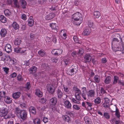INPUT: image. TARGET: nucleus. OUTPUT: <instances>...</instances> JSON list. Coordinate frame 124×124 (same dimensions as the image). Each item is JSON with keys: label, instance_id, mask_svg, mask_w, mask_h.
<instances>
[{"label": "nucleus", "instance_id": "680f3d73", "mask_svg": "<svg viewBox=\"0 0 124 124\" xmlns=\"http://www.w3.org/2000/svg\"><path fill=\"white\" fill-rule=\"evenodd\" d=\"M73 89L74 91L75 92H78L79 93H81V91L78 88L76 87L75 86L73 87Z\"/></svg>", "mask_w": 124, "mask_h": 124}, {"label": "nucleus", "instance_id": "f3484780", "mask_svg": "<svg viewBox=\"0 0 124 124\" xmlns=\"http://www.w3.org/2000/svg\"><path fill=\"white\" fill-rule=\"evenodd\" d=\"M37 70V68L35 66L31 67L29 70L30 74H33L35 73Z\"/></svg>", "mask_w": 124, "mask_h": 124}, {"label": "nucleus", "instance_id": "3c124183", "mask_svg": "<svg viewBox=\"0 0 124 124\" xmlns=\"http://www.w3.org/2000/svg\"><path fill=\"white\" fill-rule=\"evenodd\" d=\"M114 78L113 83L114 84H116L117 83V81L118 80V78L117 76H114Z\"/></svg>", "mask_w": 124, "mask_h": 124}, {"label": "nucleus", "instance_id": "412c9836", "mask_svg": "<svg viewBox=\"0 0 124 124\" xmlns=\"http://www.w3.org/2000/svg\"><path fill=\"white\" fill-rule=\"evenodd\" d=\"M0 34L2 37H5L7 34L6 30L4 28L2 29L0 31Z\"/></svg>", "mask_w": 124, "mask_h": 124}, {"label": "nucleus", "instance_id": "a18cd8bd", "mask_svg": "<svg viewBox=\"0 0 124 124\" xmlns=\"http://www.w3.org/2000/svg\"><path fill=\"white\" fill-rule=\"evenodd\" d=\"M64 91L66 92H68L69 91V87L66 85H63Z\"/></svg>", "mask_w": 124, "mask_h": 124}, {"label": "nucleus", "instance_id": "603ef678", "mask_svg": "<svg viewBox=\"0 0 124 124\" xmlns=\"http://www.w3.org/2000/svg\"><path fill=\"white\" fill-rule=\"evenodd\" d=\"M115 107L116 108V113H115L116 116L118 118H119L120 116V113L118 110H117L116 109V107L115 106Z\"/></svg>", "mask_w": 124, "mask_h": 124}, {"label": "nucleus", "instance_id": "338daca9", "mask_svg": "<svg viewBox=\"0 0 124 124\" xmlns=\"http://www.w3.org/2000/svg\"><path fill=\"white\" fill-rule=\"evenodd\" d=\"M52 41L54 43H56V37L54 36H53L51 37Z\"/></svg>", "mask_w": 124, "mask_h": 124}, {"label": "nucleus", "instance_id": "20e7f679", "mask_svg": "<svg viewBox=\"0 0 124 124\" xmlns=\"http://www.w3.org/2000/svg\"><path fill=\"white\" fill-rule=\"evenodd\" d=\"M72 67V68L70 70V73L69 74L71 75H72L76 74L78 70V67L77 65H73Z\"/></svg>", "mask_w": 124, "mask_h": 124}, {"label": "nucleus", "instance_id": "37998d69", "mask_svg": "<svg viewBox=\"0 0 124 124\" xmlns=\"http://www.w3.org/2000/svg\"><path fill=\"white\" fill-rule=\"evenodd\" d=\"M57 94L58 97L59 98H61L62 97V93L61 90L58 89L57 90Z\"/></svg>", "mask_w": 124, "mask_h": 124}, {"label": "nucleus", "instance_id": "ddd939ff", "mask_svg": "<svg viewBox=\"0 0 124 124\" xmlns=\"http://www.w3.org/2000/svg\"><path fill=\"white\" fill-rule=\"evenodd\" d=\"M64 105L67 108H71V103L68 101H66L63 102Z\"/></svg>", "mask_w": 124, "mask_h": 124}, {"label": "nucleus", "instance_id": "f257e3e1", "mask_svg": "<svg viewBox=\"0 0 124 124\" xmlns=\"http://www.w3.org/2000/svg\"><path fill=\"white\" fill-rule=\"evenodd\" d=\"M116 36L120 39L119 41L118 39L114 38L112 42V48L113 50L116 52L117 51H120L122 53H124V39L122 40L121 36L119 34H116Z\"/></svg>", "mask_w": 124, "mask_h": 124}, {"label": "nucleus", "instance_id": "6e6552de", "mask_svg": "<svg viewBox=\"0 0 124 124\" xmlns=\"http://www.w3.org/2000/svg\"><path fill=\"white\" fill-rule=\"evenodd\" d=\"M104 100L105 101L103 104V106L105 108L108 107L110 104L109 100L108 98H105Z\"/></svg>", "mask_w": 124, "mask_h": 124}, {"label": "nucleus", "instance_id": "5701e85b", "mask_svg": "<svg viewBox=\"0 0 124 124\" xmlns=\"http://www.w3.org/2000/svg\"><path fill=\"white\" fill-rule=\"evenodd\" d=\"M101 15L100 12L98 11H95L93 13V16L94 18H98Z\"/></svg>", "mask_w": 124, "mask_h": 124}, {"label": "nucleus", "instance_id": "393cba45", "mask_svg": "<svg viewBox=\"0 0 124 124\" xmlns=\"http://www.w3.org/2000/svg\"><path fill=\"white\" fill-rule=\"evenodd\" d=\"M11 58L8 55H5L4 57L2 58V60L4 61L5 62H6L8 63V62H9Z\"/></svg>", "mask_w": 124, "mask_h": 124}, {"label": "nucleus", "instance_id": "f704fd0d", "mask_svg": "<svg viewBox=\"0 0 124 124\" xmlns=\"http://www.w3.org/2000/svg\"><path fill=\"white\" fill-rule=\"evenodd\" d=\"M35 94L37 95L39 97H41L42 96V93L38 89L36 90Z\"/></svg>", "mask_w": 124, "mask_h": 124}, {"label": "nucleus", "instance_id": "4c0bfd02", "mask_svg": "<svg viewBox=\"0 0 124 124\" xmlns=\"http://www.w3.org/2000/svg\"><path fill=\"white\" fill-rule=\"evenodd\" d=\"M111 122L112 124H118L119 123V121L116 119V118L112 119Z\"/></svg>", "mask_w": 124, "mask_h": 124}, {"label": "nucleus", "instance_id": "4d7b16f0", "mask_svg": "<svg viewBox=\"0 0 124 124\" xmlns=\"http://www.w3.org/2000/svg\"><path fill=\"white\" fill-rule=\"evenodd\" d=\"M103 116L106 119H109L110 118V116L108 113L105 112L104 113Z\"/></svg>", "mask_w": 124, "mask_h": 124}, {"label": "nucleus", "instance_id": "473e14b6", "mask_svg": "<svg viewBox=\"0 0 124 124\" xmlns=\"http://www.w3.org/2000/svg\"><path fill=\"white\" fill-rule=\"evenodd\" d=\"M0 21L3 23H5L7 21L6 18L3 15L0 16Z\"/></svg>", "mask_w": 124, "mask_h": 124}, {"label": "nucleus", "instance_id": "052dcab7", "mask_svg": "<svg viewBox=\"0 0 124 124\" xmlns=\"http://www.w3.org/2000/svg\"><path fill=\"white\" fill-rule=\"evenodd\" d=\"M21 111L19 108H16L15 112L17 115L19 114L20 113Z\"/></svg>", "mask_w": 124, "mask_h": 124}, {"label": "nucleus", "instance_id": "de8ad7c7", "mask_svg": "<svg viewBox=\"0 0 124 124\" xmlns=\"http://www.w3.org/2000/svg\"><path fill=\"white\" fill-rule=\"evenodd\" d=\"M21 48L17 47L15 48L14 49V52L16 53H20Z\"/></svg>", "mask_w": 124, "mask_h": 124}, {"label": "nucleus", "instance_id": "8fccbe9b", "mask_svg": "<svg viewBox=\"0 0 124 124\" xmlns=\"http://www.w3.org/2000/svg\"><path fill=\"white\" fill-rule=\"evenodd\" d=\"M14 4L15 7L19 8V3L17 0H13Z\"/></svg>", "mask_w": 124, "mask_h": 124}, {"label": "nucleus", "instance_id": "4468645a", "mask_svg": "<svg viewBox=\"0 0 124 124\" xmlns=\"http://www.w3.org/2000/svg\"><path fill=\"white\" fill-rule=\"evenodd\" d=\"M60 34L62 38L64 39H66L67 37L66 31L65 30H62L60 32Z\"/></svg>", "mask_w": 124, "mask_h": 124}, {"label": "nucleus", "instance_id": "cd10ccee", "mask_svg": "<svg viewBox=\"0 0 124 124\" xmlns=\"http://www.w3.org/2000/svg\"><path fill=\"white\" fill-rule=\"evenodd\" d=\"M29 110L30 112L35 114H36V112L35 108L33 107H31L29 108Z\"/></svg>", "mask_w": 124, "mask_h": 124}, {"label": "nucleus", "instance_id": "c9c22d12", "mask_svg": "<svg viewBox=\"0 0 124 124\" xmlns=\"http://www.w3.org/2000/svg\"><path fill=\"white\" fill-rule=\"evenodd\" d=\"M94 79L96 82L99 83L100 81V76L98 75H96L94 77Z\"/></svg>", "mask_w": 124, "mask_h": 124}, {"label": "nucleus", "instance_id": "13d9d810", "mask_svg": "<svg viewBox=\"0 0 124 124\" xmlns=\"http://www.w3.org/2000/svg\"><path fill=\"white\" fill-rule=\"evenodd\" d=\"M87 93H81V95L82 97L85 100H86L87 98Z\"/></svg>", "mask_w": 124, "mask_h": 124}, {"label": "nucleus", "instance_id": "1a4fd4ad", "mask_svg": "<svg viewBox=\"0 0 124 124\" xmlns=\"http://www.w3.org/2000/svg\"><path fill=\"white\" fill-rule=\"evenodd\" d=\"M95 94V92L94 90H89L87 93V97L89 99L90 98L94 97Z\"/></svg>", "mask_w": 124, "mask_h": 124}, {"label": "nucleus", "instance_id": "c85d7f7f", "mask_svg": "<svg viewBox=\"0 0 124 124\" xmlns=\"http://www.w3.org/2000/svg\"><path fill=\"white\" fill-rule=\"evenodd\" d=\"M73 39L75 42L77 43L81 44L82 43L81 41H80L78 37L76 36H74L73 37Z\"/></svg>", "mask_w": 124, "mask_h": 124}, {"label": "nucleus", "instance_id": "72a5a7b5", "mask_svg": "<svg viewBox=\"0 0 124 124\" xmlns=\"http://www.w3.org/2000/svg\"><path fill=\"white\" fill-rule=\"evenodd\" d=\"M38 53L40 56L43 57L45 55L46 52L43 50L41 49L38 51Z\"/></svg>", "mask_w": 124, "mask_h": 124}, {"label": "nucleus", "instance_id": "bb28decb", "mask_svg": "<svg viewBox=\"0 0 124 124\" xmlns=\"http://www.w3.org/2000/svg\"><path fill=\"white\" fill-rule=\"evenodd\" d=\"M111 77H107L104 80V82L106 84H109L111 82Z\"/></svg>", "mask_w": 124, "mask_h": 124}, {"label": "nucleus", "instance_id": "9b49d317", "mask_svg": "<svg viewBox=\"0 0 124 124\" xmlns=\"http://www.w3.org/2000/svg\"><path fill=\"white\" fill-rule=\"evenodd\" d=\"M6 51L8 53H9L12 52V49L11 45L9 44H7L5 46Z\"/></svg>", "mask_w": 124, "mask_h": 124}, {"label": "nucleus", "instance_id": "f03ea898", "mask_svg": "<svg viewBox=\"0 0 124 124\" xmlns=\"http://www.w3.org/2000/svg\"><path fill=\"white\" fill-rule=\"evenodd\" d=\"M72 18L73 20L77 21L76 25H79L82 22L83 18L81 14L79 12H77L72 16Z\"/></svg>", "mask_w": 124, "mask_h": 124}, {"label": "nucleus", "instance_id": "e433bc0d", "mask_svg": "<svg viewBox=\"0 0 124 124\" xmlns=\"http://www.w3.org/2000/svg\"><path fill=\"white\" fill-rule=\"evenodd\" d=\"M62 117V119L68 122L70 120L69 117L67 115H63Z\"/></svg>", "mask_w": 124, "mask_h": 124}, {"label": "nucleus", "instance_id": "4be33fe9", "mask_svg": "<svg viewBox=\"0 0 124 124\" xmlns=\"http://www.w3.org/2000/svg\"><path fill=\"white\" fill-rule=\"evenodd\" d=\"M20 2L22 7L23 8H25L27 5L25 1L24 0H20Z\"/></svg>", "mask_w": 124, "mask_h": 124}, {"label": "nucleus", "instance_id": "6e6d98bb", "mask_svg": "<svg viewBox=\"0 0 124 124\" xmlns=\"http://www.w3.org/2000/svg\"><path fill=\"white\" fill-rule=\"evenodd\" d=\"M31 88V85L29 82H27L25 85V88L29 90Z\"/></svg>", "mask_w": 124, "mask_h": 124}, {"label": "nucleus", "instance_id": "0eeeda50", "mask_svg": "<svg viewBox=\"0 0 124 124\" xmlns=\"http://www.w3.org/2000/svg\"><path fill=\"white\" fill-rule=\"evenodd\" d=\"M8 111V109L7 108L2 109L0 111V116L1 117L5 116L7 115Z\"/></svg>", "mask_w": 124, "mask_h": 124}, {"label": "nucleus", "instance_id": "0e129e2a", "mask_svg": "<svg viewBox=\"0 0 124 124\" xmlns=\"http://www.w3.org/2000/svg\"><path fill=\"white\" fill-rule=\"evenodd\" d=\"M84 52V50L80 48L79 49L78 54L79 55H81L83 54Z\"/></svg>", "mask_w": 124, "mask_h": 124}, {"label": "nucleus", "instance_id": "a19ab883", "mask_svg": "<svg viewBox=\"0 0 124 124\" xmlns=\"http://www.w3.org/2000/svg\"><path fill=\"white\" fill-rule=\"evenodd\" d=\"M4 13L5 15L7 16H8L11 15V12L8 9H6L4 11Z\"/></svg>", "mask_w": 124, "mask_h": 124}, {"label": "nucleus", "instance_id": "b1692460", "mask_svg": "<svg viewBox=\"0 0 124 124\" xmlns=\"http://www.w3.org/2000/svg\"><path fill=\"white\" fill-rule=\"evenodd\" d=\"M57 99L55 97L52 98L50 100V103L53 105L56 104L57 102Z\"/></svg>", "mask_w": 124, "mask_h": 124}, {"label": "nucleus", "instance_id": "dca6fc26", "mask_svg": "<svg viewBox=\"0 0 124 124\" xmlns=\"http://www.w3.org/2000/svg\"><path fill=\"white\" fill-rule=\"evenodd\" d=\"M28 25L30 26H32L34 24V20L32 17H30L28 20Z\"/></svg>", "mask_w": 124, "mask_h": 124}, {"label": "nucleus", "instance_id": "2f4dec72", "mask_svg": "<svg viewBox=\"0 0 124 124\" xmlns=\"http://www.w3.org/2000/svg\"><path fill=\"white\" fill-rule=\"evenodd\" d=\"M21 41L20 39L17 38L15 39L14 41V44L15 45H19L21 44Z\"/></svg>", "mask_w": 124, "mask_h": 124}, {"label": "nucleus", "instance_id": "69168bd1", "mask_svg": "<svg viewBox=\"0 0 124 124\" xmlns=\"http://www.w3.org/2000/svg\"><path fill=\"white\" fill-rule=\"evenodd\" d=\"M3 69L4 71L6 74L8 73L9 70V69L6 67H3Z\"/></svg>", "mask_w": 124, "mask_h": 124}, {"label": "nucleus", "instance_id": "e2e57ef3", "mask_svg": "<svg viewBox=\"0 0 124 124\" xmlns=\"http://www.w3.org/2000/svg\"><path fill=\"white\" fill-rule=\"evenodd\" d=\"M51 60L52 62L53 63H55L58 61V59H56L54 57H53L51 58Z\"/></svg>", "mask_w": 124, "mask_h": 124}, {"label": "nucleus", "instance_id": "ea45409f", "mask_svg": "<svg viewBox=\"0 0 124 124\" xmlns=\"http://www.w3.org/2000/svg\"><path fill=\"white\" fill-rule=\"evenodd\" d=\"M101 102V99L100 98L97 97L94 100V102L96 104H99Z\"/></svg>", "mask_w": 124, "mask_h": 124}, {"label": "nucleus", "instance_id": "79ce46f5", "mask_svg": "<svg viewBox=\"0 0 124 124\" xmlns=\"http://www.w3.org/2000/svg\"><path fill=\"white\" fill-rule=\"evenodd\" d=\"M33 122L34 124H40V120L39 118H37L34 120Z\"/></svg>", "mask_w": 124, "mask_h": 124}, {"label": "nucleus", "instance_id": "9d476101", "mask_svg": "<svg viewBox=\"0 0 124 124\" xmlns=\"http://www.w3.org/2000/svg\"><path fill=\"white\" fill-rule=\"evenodd\" d=\"M19 114L21 118L23 119H24L26 117L27 113L25 111L23 110L21 111Z\"/></svg>", "mask_w": 124, "mask_h": 124}, {"label": "nucleus", "instance_id": "aec40b11", "mask_svg": "<svg viewBox=\"0 0 124 124\" xmlns=\"http://www.w3.org/2000/svg\"><path fill=\"white\" fill-rule=\"evenodd\" d=\"M21 95L20 93V92H17L13 93L12 95V96L14 98L16 99L19 97Z\"/></svg>", "mask_w": 124, "mask_h": 124}, {"label": "nucleus", "instance_id": "39448f33", "mask_svg": "<svg viewBox=\"0 0 124 124\" xmlns=\"http://www.w3.org/2000/svg\"><path fill=\"white\" fill-rule=\"evenodd\" d=\"M91 31L89 28L86 27L85 28L82 34L85 36H88L89 35L91 32Z\"/></svg>", "mask_w": 124, "mask_h": 124}, {"label": "nucleus", "instance_id": "6ab92c4d", "mask_svg": "<svg viewBox=\"0 0 124 124\" xmlns=\"http://www.w3.org/2000/svg\"><path fill=\"white\" fill-rule=\"evenodd\" d=\"M50 26L52 29L57 31L58 26L55 23H50Z\"/></svg>", "mask_w": 124, "mask_h": 124}, {"label": "nucleus", "instance_id": "2eb2a0df", "mask_svg": "<svg viewBox=\"0 0 124 124\" xmlns=\"http://www.w3.org/2000/svg\"><path fill=\"white\" fill-rule=\"evenodd\" d=\"M4 100L7 103H10L12 101V99L10 97L6 96L4 97Z\"/></svg>", "mask_w": 124, "mask_h": 124}, {"label": "nucleus", "instance_id": "f8f14e48", "mask_svg": "<svg viewBox=\"0 0 124 124\" xmlns=\"http://www.w3.org/2000/svg\"><path fill=\"white\" fill-rule=\"evenodd\" d=\"M92 58L91 56L89 54H86L84 57V60L85 62H89Z\"/></svg>", "mask_w": 124, "mask_h": 124}, {"label": "nucleus", "instance_id": "a878e982", "mask_svg": "<svg viewBox=\"0 0 124 124\" xmlns=\"http://www.w3.org/2000/svg\"><path fill=\"white\" fill-rule=\"evenodd\" d=\"M12 26L14 29L15 30H17L19 28V26L17 23L15 22H14L12 24Z\"/></svg>", "mask_w": 124, "mask_h": 124}, {"label": "nucleus", "instance_id": "c756f323", "mask_svg": "<svg viewBox=\"0 0 124 124\" xmlns=\"http://www.w3.org/2000/svg\"><path fill=\"white\" fill-rule=\"evenodd\" d=\"M88 24L89 27L93 29L95 27L93 23L91 21H88Z\"/></svg>", "mask_w": 124, "mask_h": 124}, {"label": "nucleus", "instance_id": "774afa93", "mask_svg": "<svg viewBox=\"0 0 124 124\" xmlns=\"http://www.w3.org/2000/svg\"><path fill=\"white\" fill-rule=\"evenodd\" d=\"M100 92L102 94L106 93V91L103 87H101L100 90Z\"/></svg>", "mask_w": 124, "mask_h": 124}, {"label": "nucleus", "instance_id": "09e8293b", "mask_svg": "<svg viewBox=\"0 0 124 124\" xmlns=\"http://www.w3.org/2000/svg\"><path fill=\"white\" fill-rule=\"evenodd\" d=\"M5 93L4 91L0 92V100L3 97L4 98L5 96Z\"/></svg>", "mask_w": 124, "mask_h": 124}, {"label": "nucleus", "instance_id": "864d4df0", "mask_svg": "<svg viewBox=\"0 0 124 124\" xmlns=\"http://www.w3.org/2000/svg\"><path fill=\"white\" fill-rule=\"evenodd\" d=\"M71 101L74 103L77 104H80V102L79 101H77L74 98H73L71 99Z\"/></svg>", "mask_w": 124, "mask_h": 124}, {"label": "nucleus", "instance_id": "7ed1b4c3", "mask_svg": "<svg viewBox=\"0 0 124 124\" xmlns=\"http://www.w3.org/2000/svg\"><path fill=\"white\" fill-rule=\"evenodd\" d=\"M46 88L47 91L50 93L53 94L55 92V88L52 84L47 85Z\"/></svg>", "mask_w": 124, "mask_h": 124}, {"label": "nucleus", "instance_id": "58836bf2", "mask_svg": "<svg viewBox=\"0 0 124 124\" xmlns=\"http://www.w3.org/2000/svg\"><path fill=\"white\" fill-rule=\"evenodd\" d=\"M84 119L86 124H90V119L87 116H85Z\"/></svg>", "mask_w": 124, "mask_h": 124}, {"label": "nucleus", "instance_id": "a211bd4d", "mask_svg": "<svg viewBox=\"0 0 124 124\" xmlns=\"http://www.w3.org/2000/svg\"><path fill=\"white\" fill-rule=\"evenodd\" d=\"M54 14L53 13H51L48 15L46 16L45 18L46 20H49L52 19L54 17Z\"/></svg>", "mask_w": 124, "mask_h": 124}, {"label": "nucleus", "instance_id": "49530a36", "mask_svg": "<svg viewBox=\"0 0 124 124\" xmlns=\"http://www.w3.org/2000/svg\"><path fill=\"white\" fill-rule=\"evenodd\" d=\"M16 62V60L15 59H11L10 60L9 62H8V64L11 65L14 64Z\"/></svg>", "mask_w": 124, "mask_h": 124}, {"label": "nucleus", "instance_id": "5fc2aeb1", "mask_svg": "<svg viewBox=\"0 0 124 124\" xmlns=\"http://www.w3.org/2000/svg\"><path fill=\"white\" fill-rule=\"evenodd\" d=\"M46 41L47 44L50 43L51 42V40L50 38L48 37H47L46 38Z\"/></svg>", "mask_w": 124, "mask_h": 124}, {"label": "nucleus", "instance_id": "bf43d9fd", "mask_svg": "<svg viewBox=\"0 0 124 124\" xmlns=\"http://www.w3.org/2000/svg\"><path fill=\"white\" fill-rule=\"evenodd\" d=\"M46 2V0H39L38 2L39 4L41 5L45 4Z\"/></svg>", "mask_w": 124, "mask_h": 124}, {"label": "nucleus", "instance_id": "7c9ffc66", "mask_svg": "<svg viewBox=\"0 0 124 124\" xmlns=\"http://www.w3.org/2000/svg\"><path fill=\"white\" fill-rule=\"evenodd\" d=\"M27 50V49L26 48H21L20 53L24 55L26 54H27V53L26 52V51Z\"/></svg>", "mask_w": 124, "mask_h": 124}, {"label": "nucleus", "instance_id": "423d86ee", "mask_svg": "<svg viewBox=\"0 0 124 124\" xmlns=\"http://www.w3.org/2000/svg\"><path fill=\"white\" fill-rule=\"evenodd\" d=\"M62 50L58 49H54L52 51V54L55 55H59L62 54Z\"/></svg>", "mask_w": 124, "mask_h": 124}, {"label": "nucleus", "instance_id": "c03bdc74", "mask_svg": "<svg viewBox=\"0 0 124 124\" xmlns=\"http://www.w3.org/2000/svg\"><path fill=\"white\" fill-rule=\"evenodd\" d=\"M72 108L74 110H79L80 109V106L76 105H74L73 106Z\"/></svg>", "mask_w": 124, "mask_h": 124}]
</instances>
